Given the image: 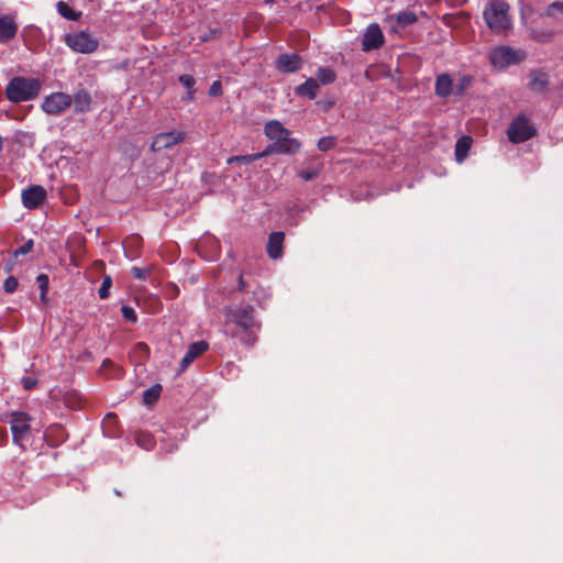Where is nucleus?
<instances>
[{
    "label": "nucleus",
    "mask_w": 563,
    "mask_h": 563,
    "mask_svg": "<svg viewBox=\"0 0 563 563\" xmlns=\"http://www.w3.org/2000/svg\"><path fill=\"white\" fill-rule=\"evenodd\" d=\"M33 247H34V241L32 239H29L26 242H24V244H22L20 247H18L13 252V255L15 257H18L20 255H26L32 252Z\"/></svg>",
    "instance_id": "nucleus-37"
},
{
    "label": "nucleus",
    "mask_w": 563,
    "mask_h": 563,
    "mask_svg": "<svg viewBox=\"0 0 563 563\" xmlns=\"http://www.w3.org/2000/svg\"><path fill=\"white\" fill-rule=\"evenodd\" d=\"M63 401L66 407L73 410H78L82 408V399L80 395L75 390L67 391L63 397Z\"/></svg>",
    "instance_id": "nucleus-28"
},
{
    "label": "nucleus",
    "mask_w": 563,
    "mask_h": 563,
    "mask_svg": "<svg viewBox=\"0 0 563 563\" xmlns=\"http://www.w3.org/2000/svg\"><path fill=\"white\" fill-rule=\"evenodd\" d=\"M73 99L65 92H53L47 96L43 103L42 109L47 114H59L71 106Z\"/></svg>",
    "instance_id": "nucleus-7"
},
{
    "label": "nucleus",
    "mask_w": 563,
    "mask_h": 563,
    "mask_svg": "<svg viewBox=\"0 0 563 563\" xmlns=\"http://www.w3.org/2000/svg\"><path fill=\"white\" fill-rule=\"evenodd\" d=\"M336 140L334 136H323L318 141V148L322 152H327L335 147Z\"/></svg>",
    "instance_id": "nucleus-34"
},
{
    "label": "nucleus",
    "mask_w": 563,
    "mask_h": 563,
    "mask_svg": "<svg viewBox=\"0 0 563 563\" xmlns=\"http://www.w3.org/2000/svg\"><path fill=\"white\" fill-rule=\"evenodd\" d=\"M552 36H553V33L551 31L531 30L532 40L540 42V43H545V42L551 41Z\"/></svg>",
    "instance_id": "nucleus-36"
},
{
    "label": "nucleus",
    "mask_w": 563,
    "mask_h": 563,
    "mask_svg": "<svg viewBox=\"0 0 563 563\" xmlns=\"http://www.w3.org/2000/svg\"><path fill=\"white\" fill-rule=\"evenodd\" d=\"M483 18L487 27L494 34L507 32L512 26L509 15V4L500 0H494L487 3L483 11Z\"/></svg>",
    "instance_id": "nucleus-3"
},
{
    "label": "nucleus",
    "mask_w": 563,
    "mask_h": 563,
    "mask_svg": "<svg viewBox=\"0 0 563 563\" xmlns=\"http://www.w3.org/2000/svg\"><path fill=\"white\" fill-rule=\"evenodd\" d=\"M556 11L563 13V1L562 2L555 1V2L550 3L545 9V15L554 16Z\"/></svg>",
    "instance_id": "nucleus-42"
},
{
    "label": "nucleus",
    "mask_w": 563,
    "mask_h": 563,
    "mask_svg": "<svg viewBox=\"0 0 563 563\" xmlns=\"http://www.w3.org/2000/svg\"><path fill=\"white\" fill-rule=\"evenodd\" d=\"M178 81L187 89V91L196 90L195 89L196 79L194 78V76L187 75V74L180 75L178 77Z\"/></svg>",
    "instance_id": "nucleus-39"
},
{
    "label": "nucleus",
    "mask_w": 563,
    "mask_h": 563,
    "mask_svg": "<svg viewBox=\"0 0 563 563\" xmlns=\"http://www.w3.org/2000/svg\"><path fill=\"white\" fill-rule=\"evenodd\" d=\"M111 286H112V278H111V276L106 275L102 278L101 286L98 290V295H99L100 299H107L110 296L109 290H110Z\"/></svg>",
    "instance_id": "nucleus-33"
},
{
    "label": "nucleus",
    "mask_w": 563,
    "mask_h": 563,
    "mask_svg": "<svg viewBox=\"0 0 563 563\" xmlns=\"http://www.w3.org/2000/svg\"><path fill=\"white\" fill-rule=\"evenodd\" d=\"M58 13L68 21H78L81 12L74 11L66 2L58 1L57 4Z\"/></svg>",
    "instance_id": "nucleus-29"
},
{
    "label": "nucleus",
    "mask_w": 563,
    "mask_h": 563,
    "mask_svg": "<svg viewBox=\"0 0 563 563\" xmlns=\"http://www.w3.org/2000/svg\"><path fill=\"white\" fill-rule=\"evenodd\" d=\"M284 240L285 234L282 231L269 234L266 251L272 260H277L283 255Z\"/></svg>",
    "instance_id": "nucleus-17"
},
{
    "label": "nucleus",
    "mask_w": 563,
    "mask_h": 563,
    "mask_svg": "<svg viewBox=\"0 0 563 563\" xmlns=\"http://www.w3.org/2000/svg\"><path fill=\"white\" fill-rule=\"evenodd\" d=\"M185 132L181 131L158 133L153 137L151 150L153 152H161L163 150L170 148L172 146L181 143L185 140Z\"/></svg>",
    "instance_id": "nucleus-9"
},
{
    "label": "nucleus",
    "mask_w": 563,
    "mask_h": 563,
    "mask_svg": "<svg viewBox=\"0 0 563 563\" xmlns=\"http://www.w3.org/2000/svg\"><path fill=\"white\" fill-rule=\"evenodd\" d=\"M19 25L12 15L0 16V44L10 43L18 34Z\"/></svg>",
    "instance_id": "nucleus-13"
},
{
    "label": "nucleus",
    "mask_w": 563,
    "mask_h": 563,
    "mask_svg": "<svg viewBox=\"0 0 563 563\" xmlns=\"http://www.w3.org/2000/svg\"><path fill=\"white\" fill-rule=\"evenodd\" d=\"M112 368H115L114 363L109 358L103 360V362L101 363L100 369L104 373L106 371L112 369Z\"/></svg>",
    "instance_id": "nucleus-48"
},
{
    "label": "nucleus",
    "mask_w": 563,
    "mask_h": 563,
    "mask_svg": "<svg viewBox=\"0 0 563 563\" xmlns=\"http://www.w3.org/2000/svg\"><path fill=\"white\" fill-rule=\"evenodd\" d=\"M41 88L42 84L36 78L15 76L5 87V97L14 103L30 101L40 95Z\"/></svg>",
    "instance_id": "nucleus-2"
},
{
    "label": "nucleus",
    "mask_w": 563,
    "mask_h": 563,
    "mask_svg": "<svg viewBox=\"0 0 563 563\" xmlns=\"http://www.w3.org/2000/svg\"><path fill=\"white\" fill-rule=\"evenodd\" d=\"M121 312H122L123 318L126 321H129L131 323H136L137 322V314H136L135 310L132 307H130V306H122Z\"/></svg>",
    "instance_id": "nucleus-38"
},
{
    "label": "nucleus",
    "mask_w": 563,
    "mask_h": 563,
    "mask_svg": "<svg viewBox=\"0 0 563 563\" xmlns=\"http://www.w3.org/2000/svg\"><path fill=\"white\" fill-rule=\"evenodd\" d=\"M264 134L267 139L276 142L284 135H290L291 132L286 129L278 120H269L264 125Z\"/></svg>",
    "instance_id": "nucleus-20"
},
{
    "label": "nucleus",
    "mask_w": 563,
    "mask_h": 563,
    "mask_svg": "<svg viewBox=\"0 0 563 563\" xmlns=\"http://www.w3.org/2000/svg\"><path fill=\"white\" fill-rule=\"evenodd\" d=\"M36 283L41 292H48L49 278L46 274H40L36 277Z\"/></svg>",
    "instance_id": "nucleus-43"
},
{
    "label": "nucleus",
    "mask_w": 563,
    "mask_h": 563,
    "mask_svg": "<svg viewBox=\"0 0 563 563\" xmlns=\"http://www.w3.org/2000/svg\"><path fill=\"white\" fill-rule=\"evenodd\" d=\"M8 440V432L4 428H0V445H3Z\"/></svg>",
    "instance_id": "nucleus-51"
},
{
    "label": "nucleus",
    "mask_w": 563,
    "mask_h": 563,
    "mask_svg": "<svg viewBox=\"0 0 563 563\" xmlns=\"http://www.w3.org/2000/svg\"><path fill=\"white\" fill-rule=\"evenodd\" d=\"M473 81V76L460 75L459 78L456 79V82H454V96L463 97L466 90L471 88Z\"/></svg>",
    "instance_id": "nucleus-25"
},
{
    "label": "nucleus",
    "mask_w": 563,
    "mask_h": 563,
    "mask_svg": "<svg viewBox=\"0 0 563 563\" xmlns=\"http://www.w3.org/2000/svg\"><path fill=\"white\" fill-rule=\"evenodd\" d=\"M211 97H219L223 93L222 84L220 80H214L208 91Z\"/></svg>",
    "instance_id": "nucleus-45"
},
{
    "label": "nucleus",
    "mask_w": 563,
    "mask_h": 563,
    "mask_svg": "<svg viewBox=\"0 0 563 563\" xmlns=\"http://www.w3.org/2000/svg\"><path fill=\"white\" fill-rule=\"evenodd\" d=\"M276 1H277V0H265V3H266V4H273V3H275Z\"/></svg>",
    "instance_id": "nucleus-55"
},
{
    "label": "nucleus",
    "mask_w": 563,
    "mask_h": 563,
    "mask_svg": "<svg viewBox=\"0 0 563 563\" xmlns=\"http://www.w3.org/2000/svg\"><path fill=\"white\" fill-rule=\"evenodd\" d=\"M2 421L10 426L12 442L22 446V442L26 440L31 431V416L23 411H12L5 415Z\"/></svg>",
    "instance_id": "nucleus-4"
},
{
    "label": "nucleus",
    "mask_w": 563,
    "mask_h": 563,
    "mask_svg": "<svg viewBox=\"0 0 563 563\" xmlns=\"http://www.w3.org/2000/svg\"><path fill=\"white\" fill-rule=\"evenodd\" d=\"M320 170H321V166H317V167H313L310 169H302V170L298 172V176L302 180L309 181V180L317 178L318 175L320 174Z\"/></svg>",
    "instance_id": "nucleus-35"
},
{
    "label": "nucleus",
    "mask_w": 563,
    "mask_h": 563,
    "mask_svg": "<svg viewBox=\"0 0 563 563\" xmlns=\"http://www.w3.org/2000/svg\"><path fill=\"white\" fill-rule=\"evenodd\" d=\"M150 273H151L150 268H141V267H136V266H133L131 268L132 276L140 280L146 279L148 277Z\"/></svg>",
    "instance_id": "nucleus-41"
},
{
    "label": "nucleus",
    "mask_w": 563,
    "mask_h": 563,
    "mask_svg": "<svg viewBox=\"0 0 563 563\" xmlns=\"http://www.w3.org/2000/svg\"><path fill=\"white\" fill-rule=\"evenodd\" d=\"M134 440L140 448L146 451H151L155 446L154 437L146 431L135 432Z\"/></svg>",
    "instance_id": "nucleus-26"
},
{
    "label": "nucleus",
    "mask_w": 563,
    "mask_h": 563,
    "mask_svg": "<svg viewBox=\"0 0 563 563\" xmlns=\"http://www.w3.org/2000/svg\"><path fill=\"white\" fill-rule=\"evenodd\" d=\"M208 40H209V34H206V35L201 36V41H202V42H206V41H208Z\"/></svg>",
    "instance_id": "nucleus-54"
},
{
    "label": "nucleus",
    "mask_w": 563,
    "mask_h": 563,
    "mask_svg": "<svg viewBox=\"0 0 563 563\" xmlns=\"http://www.w3.org/2000/svg\"><path fill=\"white\" fill-rule=\"evenodd\" d=\"M46 189L40 185H33L24 189L21 195L23 206L33 210L38 208L46 199Z\"/></svg>",
    "instance_id": "nucleus-10"
},
{
    "label": "nucleus",
    "mask_w": 563,
    "mask_h": 563,
    "mask_svg": "<svg viewBox=\"0 0 563 563\" xmlns=\"http://www.w3.org/2000/svg\"><path fill=\"white\" fill-rule=\"evenodd\" d=\"M265 157V155H263V152L261 153H256V154H249V155H239V156H231L228 158L227 163L229 165H232L234 163H239V164H250V163H253L257 159H261Z\"/></svg>",
    "instance_id": "nucleus-32"
},
{
    "label": "nucleus",
    "mask_w": 563,
    "mask_h": 563,
    "mask_svg": "<svg viewBox=\"0 0 563 563\" xmlns=\"http://www.w3.org/2000/svg\"><path fill=\"white\" fill-rule=\"evenodd\" d=\"M317 81L323 85L332 84L336 79V75L330 67H319L317 73Z\"/></svg>",
    "instance_id": "nucleus-30"
},
{
    "label": "nucleus",
    "mask_w": 563,
    "mask_h": 563,
    "mask_svg": "<svg viewBox=\"0 0 563 563\" xmlns=\"http://www.w3.org/2000/svg\"><path fill=\"white\" fill-rule=\"evenodd\" d=\"M473 139L468 135L461 136L455 143V159L457 163L464 162L471 150Z\"/></svg>",
    "instance_id": "nucleus-24"
},
{
    "label": "nucleus",
    "mask_w": 563,
    "mask_h": 563,
    "mask_svg": "<svg viewBox=\"0 0 563 563\" xmlns=\"http://www.w3.org/2000/svg\"><path fill=\"white\" fill-rule=\"evenodd\" d=\"M40 299L43 303H46L47 302V292H41L40 294Z\"/></svg>",
    "instance_id": "nucleus-53"
},
{
    "label": "nucleus",
    "mask_w": 563,
    "mask_h": 563,
    "mask_svg": "<svg viewBox=\"0 0 563 563\" xmlns=\"http://www.w3.org/2000/svg\"><path fill=\"white\" fill-rule=\"evenodd\" d=\"M103 433L109 438H118L121 434V428L118 416L114 412L106 415L102 421Z\"/></svg>",
    "instance_id": "nucleus-21"
},
{
    "label": "nucleus",
    "mask_w": 563,
    "mask_h": 563,
    "mask_svg": "<svg viewBox=\"0 0 563 563\" xmlns=\"http://www.w3.org/2000/svg\"><path fill=\"white\" fill-rule=\"evenodd\" d=\"M549 75L542 70H533L530 74L529 88L533 92L543 93L549 88Z\"/></svg>",
    "instance_id": "nucleus-19"
},
{
    "label": "nucleus",
    "mask_w": 563,
    "mask_h": 563,
    "mask_svg": "<svg viewBox=\"0 0 563 563\" xmlns=\"http://www.w3.org/2000/svg\"><path fill=\"white\" fill-rule=\"evenodd\" d=\"M434 93L440 98L454 95V80L450 74L442 73L435 77Z\"/></svg>",
    "instance_id": "nucleus-16"
},
{
    "label": "nucleus",
    "mask_w": 563,
    "mask_h": 563,
    "mask_svg": "<svg viewBox=\"0 0 563 563\" xmlns=\"http://www.w3.org/2000/svg\"><path fill=\"white\" fill-rule=\"evenodd\" d=\"M300 146L301 144L297 139L290 137V135H284L276 142L268 144L263 151V155L268 156L273 154H295L300 150Z\"/></svg>",
    "instance_id": "nucleus-8"
},
{
    "label": "nucleus",
    "mask_w": 563,
    "mask_h": 563,
    "mask_svg": "<svg viewBox=\"0 0 563 563\" xmlns=\"http://www.w3.org/2000/svg\"><path fill=\"white\" fill-rule=\"evenodd\" d=\"M209 347L206 341H197L188 346L187 352L180 362L179 374L183 373L198 356L203 354Z\"/></svg>",
    "instance_id": "nucleus-14"
},
{
    "label": "nucleus",
    "mask_w": 563,
    "mask_h": 563,
    "mask_svg": "<svg viewBox=\"0 0 563 563\" xmlns=\"http://www.w3.org/2000/svg\"><path fill=\"white\" fill-rule=\"evenodd\" d=\"M396 21L401 27L409 26L418 21V16L413 11H401L396 15Z\"/></svg>",
    "instance_id": "nucleus-31"
},
{
    "label": "nucleus",
    "mask_w": 563,
    "mask_h": 563,
    "mask_svg": "<svg viewBox=\"0 0 563 563\" xmlns=\"http://www.w3.org/2000/svg\"><path fill=\"white\" fill-rule=\"evenodd\" d=\"M126 247L140 249L142 245V238L140 235H131L124 241Z\"/></svg>",
    "instance_id": "nucleus-44"
},
{
    "label": "nucleus",
    "mask_w": 563,
    "mask_h": 563,
    "mask_svg": "<svg viewBox=\"0 0 563 563\" xmlns=\"http://www.w3.org/2000/svg\"><path fill=\"white\" fill-rule=\"evenodd\" d=\"M303 66L302 58L296 54H280L275 60V68L282 74H294Z\"/></svg>",
    "instance_id": "nucleus-12"
},
{
    "label": "nucleus",
    "mask_w": 563,
    "mask_h": 563,
    "mask_svg": "<svg viewBox=\"0 0 563 563\" xmlns=\"http://www.w3.org/2000/svg\"><path fill=\"white\" fill-rule=\"evenodd\" d=\"M21 384L25 390H32L36 387L37 380L33 377L26 376L22 377Z\"/></svg>",
    "instance_id": "nucleus-46"
},
{
    "label": "nucleus",
    "mask_w": 563,
    "mask_h": 563,
    "mask_svg": "<svg viewBox=\"0 0 563 563\" xmlns=\"http://www.w3.org/2000/svg\"><path fill=\"white\" fill-rule=\"evenodd\" d=\"M135 349L139 350L140 352L148 355L150 354V347L146 343L144 342H139L136 345H135Z\"/></svg>",
    "instance_id": "nucleus-49"
},
{
    "label": "nucleus",
    "mask_w": 563,
    "mask_h": 563,
    "mask_svg": "<svg viewBox=\"0 0 563 563\" xmlns=\"http://www.w3.org/2000/svg\"><path fill=\"white\" fill-rule=\"evenodd\" d=\"M266 297L267 292L265 288H263L262 286H256L255 289L253 290V299L255 301H260L261 299H265Z\"/></svg>",
    "instance_id": "nucleus-47"
},
{
    "label": "nucleus",
    "mask_w": 563,
    "mask_h": 563,
    "mask_svg": "<svg viewBox=\"0 0 563 563\" xmlns=\"http://www.w3.org/2000/svg\"><path fill=\"white\" fill-rule=\"evenodd\" d=\"M195 92H196V90H188L187 91V96L185 98H183V100L194 101L195 100Z\"/></svg>",
    "instance_id": "nucleus-52"
},
{
    "label": "nucleus",
    "mask_w": 563,
    "mask_h": 563,
    "mask_svg": "<svg viewBox=\"0 0 563 563\" xmlns=\"http://www.w3.org/2000/svg\"><path fill=\"white\" fill-rule=\"evenodd\" d=\"M163 387L161 384H154L143 391V402L147 406L155 404L162 394Z\"/></svg>",
    "instance_id": "nucleus-27"
},
{
    "label": "nucleus",
    "mask_w": 563,
    "mask_h": 563,
    "mask_svg": "<svg viewBox=\"0 0 563 563\" xmlns=\"http://www.w3.org/2000/svg\"><path fill=\"white\" fill-rule=\"evenodd\" d=\"M536 134V128L529 123V119L525 114L517 115L507 131L508 139L514 144L526 142Z\"/></svg>",
    "instance_id": "nucleus-5"
},
{
    "label": "nucleus",
    "mask_w": 563,
    "mask_h": 563,
    "mask_svg": "<svg viewBox=\"0 0 563 563\" xmlns=\"http://www.w3.org/2000/svg\"><path fill=\"white\" fill-rule=\"evenodd\" d=\"M65 42L73 51L81 54L92 53L99 46L98 40L84 31L67 35Z\"/></svg>",
    "instance_id": "nucleus-6"
},
{
    "label": "nucleus",
    "mask_w": 563,
    "mask_h": 563,
    "mask_svg": "<svg viewBox=\"0 0 563 563\" xmlns=\"http://www.w3.org/2000/svg\"><path fill=\"white\" fill-rule=\"evenodd\" d=\"M73 102L76 113H86L90 110L91 96L87 90L80 89L74 95Z\"/></svg>",
    "instance_id": "nucleus-23"
},
{
    "label": "nucleus",
    "mask_w": 563,
    "mask_h": 563,
    "mask_svg": "<svg viewBox=\"0 0 563 563\" xmlns=\"http://www.w3.org/2000/svg\"><path fill=\"white\" fill-rule=\"evenodd\" d=\"M19 286V282L14 276H9L3 282V289L8 294H13Z\"/></svg>",
    "instance_id": "nucleus-40"
},
{
    "label": "nucleus",
    "mask_w": 563,
    "mask_h": 563,
    "mask_svg": "<svg viewBox=\"0 0 563 563\" xmlns=\"http://www.w3.org/2000/svg\"><path fill=\"white\" fill-rule=\"evenodd\" d=\"M238 284H239L238 289L240 291H244L249 287V284L244 280L242 274H240V276L238 278Z\"/></svg>",
    "instance_id": "nucleus-50"
},
{
    "label": "nucleus",
    "mask_w": 563,
    "mask_h": 563,
    "mask_svg": "<svg viewBox=\"0 0 563 563\" xmlns=\"http://www.w3.org/2000/svg\"><path fill=\"white\" fill-rule=\"evenodd\" d=\"M384 44V34L378 24H369L362 38V49L364 52H371L378 49Z\"/></svg>",
    "instance_id": "nucleus-11"
},
{
    "label": "nucleus",
    "mask_w": 563,
    "mask_h": 563,
    "mask_svg": "<svg viewBox=\"0 0 563 563\" xmlns=\"http://www.w3.org/2000/svg\"><path fill=\"white\" fill-rule=\"evenodd\" d=\"M225 317L229 322L240 328L243 334L240 341L246 346H252L257 341L261 323L256 320L254 308L251 305H240L227 309Z\"/></svg>",
    "instance_id": "nucleus-1"
},
{
    "label": "nucleus",
    "mask_w": 563,
    "mask_h": 563,
    "mask_svg": "<svg viewBox=\"0 0 563 563\" xmlns=\"http://www.w3.org/2000/svg\"><path fill=\"white\" fill-rule=\"evenodd\" d=\"M67 438L68 434L66 429L58 423L51 424L44 431V439L46 443L52 448L60 445L67 440Z\"/></svg>",
    "instance_id": "nucleus-15"
},
{
    "label": "nucleus",
    "mask_w": 563,
    "mask_h": 563,
    "mask_svg": "<svg viewBox=\"0 0 563 563\" xmlns=\"http://www.w3.org/2000/svg\"><path fill=\"white\" fill-rule=\"evenodd\" d=\"M319 89V82L314 78H308L303 84L295 88V93L298 97H307L310 100L317 98Z\"/></svg>",
    "instance_id": "nucleus-22"
},
{
    "label": "nucleus",
    "mask_w": 563,
    "mask_h": 563,
    "mask_svg": "<svg viewBox=\"0 0 563 563\" xmlns=\"http://www.w3.org/2000/svg\"><path fill=\"white\" fill-rule=\"evenodd\" d=\"M492 60L494 64L511 65L518 62L517 52L508 46H501L493 52Z\"/></svg>",
    "instance_id": "nucleus-18"
}]
</instances>
